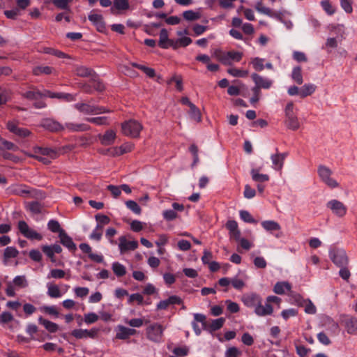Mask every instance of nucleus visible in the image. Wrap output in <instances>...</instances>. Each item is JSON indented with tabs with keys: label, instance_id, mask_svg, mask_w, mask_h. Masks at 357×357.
I'll list each match as a JSON object with an SVG mask.
<instances>
[{
	"label": "nucleus",
	"instance_id": "f257e3e1",
	"mask_svg": "<svg viewBox=\"0 0 357 357\" xmlns=\"http://www.w3.org/2000/svg\"><path fill=\"white\" fill-rule=\"evenodd\" d=\"M9 192L11 195L20 196L24 198L42 197L40 191L24 184L12 185L9 188Z\"/></svg>",
	"mask_w": 357,
	"mask_h": 357
},
{
	"label": "nucleus",
	"instance_id": "f03ea898",
	"mask_svg": "<svg viewBox=\"0 0 357 357\" xmlns=\"http://www.w3.org/2000/svg\"><path fill=\"white\" fill-rule=\"evenodd\" d=\"M243 302L245 305L248 307H255V312L259 316H264L268 314V306L267 302L265 303V305H261V298L256 294H248L243 297Z\"/></svg>",
	"mask_w": 357,
	"mask_h": 357
},
{
	"label": "nucleus",
	"instance_id": "7ed1b4c3",
	"mask_svg": "<svg viewBox=\"0 0 357 357\" xmlns=\"http://www.w3.org/2000/svg\"><path fill=\"white\" fill-rule=\"evenodd\" d=\"M74 107L80 113L86 115H96L109 113L111 111L104 107L91 105L89 102H79L74 105Z\"/></svg>",
	"mask_w": 357,
	"mask_h": 357
},
{
	"label": "nucleus",
	"instance_id": "20e7f679",
	"mask_svg": "<svg viewBox=\"0 0 357 357\" xmlns=\"http://www.w3.org/2000/svg\"><path fill=\"white\" fill-rule=\"evenodd\" d=\"M285 125L292 130H296L300 128V123L296 114L294 112V105L293 102H289L285 107Z\"/></svg>",
	"mask_w": 357,
	"mask_h": 357
},
{
	"label": "nucleus",
	"instance_id": "39448f33",
	"mask_svg": "<svg viewBox=\"0 0 357 357\" xmlns=\"http://www.w3.org/2000/svg\"><path fill=\"white\" fill-rule=\"evenodd\" d=\"M142 128V125L136 120H129L121 124L123 134L132 138L138 137Z\"/></svg>",
	"mask_w": 357,
	"mask_h": 357
},
{
	"label": "nucleus",
	"instance_id": "423d86ee",
	"mask_svg": "<svg viewBox=\"0 0 357 357\" xmlns=\"http://www.w3.org/2000/svg\"><path fill=\"white\" fill-rule=\"evenodd\" d=\"M165 328L159 323H153L146 328L147 339L154 342H160L162 340Z\"/></svg>",
	"mask_w": 357,
	"mask_h": 357
},
{
	"label": "nucleus",
	"instance_id": "0eeeda50",
	"mask_svg": "<svg viewBox=\"0 0 357 357\" xmlns=\"http://www.w3.org/2000/svg\"><path fill=\"white\" fill-rule=\"evenodd\" d=\"M329 256L331 261L338 267L347 266L349 264V258L342 249L337 248L331 249Z\"/></svg>",
	"mask_w": 357,
	"mask_h": 357
},
{
	"label": "nucleus",
	"instance_id": "6e6552de",
	"mask_svg": "<svg viewBox=\"0 0 357 357\" xmlns=\"http://www.w3.org/2000/svg\"><path fill=\"white\" fill-rule=\"evenodd\" d=\"M18 229L24 237L29 239L37 241H41L43 239V236L36 231L31 229L28 224L24 220L19 221Z\"/></svg>",
	"mask_w": 357,
	"mask_h": 357
},
{
	"label": "nucleus",
	"instance_id": "1a4fd4ad",
	"mask_svg": "<svg viewBox=\"0 0 357 357\" xmlns=\"http://www.w3.org/2000/svg\"><path fill=\"white\" fill-rule=\"evenodd\" d=\"M252 179L257 183V188L259 193H263L268 181V175L261 174L260 169H252L250 172Z\"/></svg>",
	"mask_w": 357,
	"mask_h": 357
},
{
	"label": "nucleus",
	"instance_id": "9d476101",
	"mask_svg": "<svg viewBox=\"0 0 357 357\" xmlns=\"http://www.w3.org/2000/svg\"><path fill=\"white\" fill-rule=\"evenodd\" d=\"M318 173L322 181L330 188H334L338 186L337 182L331 178L332 172L330 169L324 166H320L318 169Z\"/></svg>",
	"mask_w": 357,
	"mask_h": 357
},
{
	"label": "nucleus",
	"instance_id": "9b49d317",
	"mask_svg": "<svg viewBox=\"0 0 357 357\" xmlns=\"http://www.w3.org/2000/svg\"><path fill=\"white\" fill-rule=\"evenodd\" d=\"M326 206L335 215L340 218L344 217L347 213V208L346 206L337 199L331 200Z\"/></svg>",
	"mask_w": 357,
	"mask_h": 357
},
{
	"label": "nucleus",
	"instance_id": "f8f14e48",
	"mask_svg": "<svg viewBox=\"0 0 357 357\" xmlns=\"http://www.w3.org/2000/svg\"><path fill=\"white\" fill-rule=\"evenodd\" d=\"M342 324L349 334H357V319L349 315L342 316Z\"/></svg>",
	"mask_w": 357,
	"mask_h": 357
},
{
	"label": "nucleus",
	"instance_id": "ddd939ff",
	"mask_svg": "<svg viewBox=\"0 0 357 357\" xmlns=\"http://www.w3.org/2000/svg\"><path fill=\"white\" fill-rule=\"evenodd\" d=\"M88 18L96 26L98 31L102 33L105 31V22L102 15L96 13L95 10H92L89 15Z\"/></svg>",
	"mask_w": 357,
	"mask_h": 357
},
{
	"label": "nucleus",
	"instance_id": "4468645a",
	"mask_svg": "<svg viewBox=\"0 0 357 357\" xmlns=\"http://www.w3.org/2000/svg\"><path fill=\"white\" fill-rule=\"evenodd\" d=\"M6 127L10 132L20 137H27L31 134V132L29 130L19 127L17 123L15 121H8Z\"/></svg>",
	"mask_w": 357,
	"mask_h": 357
},
{
	"label": "nucleus",
	"instance_id": "2eb2a0df",
	"mask_svg": "<svg viewBox=\"0 0 357 357\" xmlns=\"http://www.w3.org/2000/svg\"><path fill=\"white\" fill-rule=\"evenodd\" d=\"M64 130L70 132H81L90 130L91 126L84 123L68 122L64 124Z\"/></svg>",
	"mask_w": 357,
	"mask_h": 357
},
{
	"label": "nucleus",
	"instance_id": "dca6fc26",
	"mask_svg": "<svg viewBox=\"0 0 357 357\" xmlns=\"http://www.w3.org/2000/svg\"><path fill=\"white\" fill-rule=\"evenodd\" d=\"M116 331V339L123 340L128 339L130 336L137 333V331L135 329L127 328L121 325L117 326Z\"/></svg>",
	"mask_w": 357,
	"mask_h": 357
},
{
	"label": "nucleus",
	"instance_id": "f3484780",
	"mask_svg": "<svg viewBox=\"0 0 357 357\" xmlns=\"http://www.w3.org/2000/svg\"><path fill=\"white\" fill-rule=\"evenodd\" d=\"M119 248L121 253H124L129 250H135L138 247V242L136 241H128L126 236L119 237Z\"/></svg>",
	"mask_w": 357,
	"mask_h": 357
},
{
	"label": "nucleus",
	"instance_id": "a211bd4d",
	"mask_svg": "<svg viewBox=\"0 0 357 357\" xmlns=\"http://www.w3.org/2000/svg\"><path fill=\"white\" fill-rule=\"evenodd\" d=\"M41 126L45 129L51 132H59L64 130V125H62L59 122L52 119H44Z\"/></svg>",
	"mask_w": 357,
	"mask_h": 357
},
{
	"label": "nucleus",
	"instance_id": "6ab92c4d",
	"mask_svg": "<svg viewBox=\"0 0 357 357\" xmlns=\"http://www.w3.org/2000/svg\"><path fill=\"white\" fill-rule=\"evenodd\" d=\"M116 137V132L113 130H107L103 135L99 134L98 138L102 145L109 146L114 143Z\"/></svg>",
	"mask_w": 357,
	"mask_h": 357
},
{
	"label": "nucleus",
	"instance_id": "aec40b11",
	"mask_svg": "<svg viewBox=\"0 0 357 357\" xmlns=\"http://www.w3.org/2000/svg\"><path fill=\"white\" fill-rule=\"evenodd\" d=\"M134 148V144L130 142L124 143L120 146H115L108 150L112 156H119L124 153L131 152Z\"/></svg>",
	"mask_w": 357,
	"mask_h": 357
},
{
	"label": "nucleus",
	"instance_id": "412c9836",
	"mask_svg": "<svg viewBox=\"0 0 357 357\" xmlns=\"http://www.w3.org/2000/svg\"><path fill=\"white\" fill-rule=\"evenodd\" d=\"M225 226L226 228L229 230L230 238H234L236 241L239 240L241 236V231L238 229L237 222L235 220H228Z\"/></svg>",
	"mask_w": 357,
	"mask_h": 357
},
{
	"label": "nucleus",
	"instance_id": "4be33fe9",
	"mask_svg": "<svg viewBox=\"0 0 357 357\" xmlns=\"http://www.w3.org/2000/svg\"><path fill=\"white\" fill-rule=\"evenodd\" d=\"M33 153H31V155H47L51 159H55L57 157L56 151L47 147L35 146L33 149Z\"/></svg>",
	"mask_w": 357,
	"mask_h": 357
},
{
	"label": "nucleus",
	"instance_id": "5701e85b",
	"mask_svg": "<svg viewBox=\"0 0 357 357\" xmlns=\"http://www.w3.org/2000/svg\"><path fill=\"white\" fill-rule=\"evenodd\" d=\"M91 87H93L97 91H102L105 89L104 84L99 80L96 79V74L91 77V84L84 85L82 88L84 92L91 93L92 91Z\"/></svg>",
	"mask_w": 357,
	"mask_h": 357
},
{
	"label": "nucleus",
	"instance_id": "b1692460",
	"mask_svg": "<svg viewBox=\"0 0 357 357\" xmlns=\"http://www.w3.org/2000/svg\"><path fill=\"white\" fill-rule=\"evenodd\" d=\"M45 91H40L36 89H33V90L27 91L23 92L22 93V97L26 98L30 100H36L43 97H48L47 95L45 94Z\"/></svg>",
	"mask_w": 357,
	"mask_h": 357
},
{
	"label": "nucleus",
	"instance_id": "393cba45",
	"mask_svg": "<svg viewBox=\"0 0 357 357\" xmlns=\"http://www.w3.org/2000/svg\"><path fill=\"white\" fill-rule=\"evenodd\" d=\"M287 155V153H275L273 155L271 156L272 167L278 171L281 170L284 164V160Z\"/></svg>",
	"mask_w": 357,
	"mask_h": 357
},
{
	"label": "nucleus",
	"instance_id": "a878e982",
	"mask_svg": "<svg viewBox=\"0 0 357 357\" xmlns=\"http://www.w3.org/2000/svg\"><path fill=\"white\" fill-rule=\"evenodd\" d=\"M61 243L70 250H76V245L73 243V239L64 231H61L59 234Z\"/></svg>",
	"mask_w": 357,
	"mask_h": 357
},
{
	"label": "nucleus",
	"instance_id": "bb28decb",
	"mask_svg": "<svg viewBox=\"0 0 357 357\" xmlns=\"http://www.w3.org/2000/svg\"><path fill=\"white\" fill-rule=\"evenodd\" d=\"M45 94L51 98H58L67 102H72L76 100L75 96L67 93H54L50 91H45Z\"/></svg>",
	"mask_w": 357,
	"mask_h": 357
},
{
	"label": "nucleus",
	"instance_id": "cd10ccee",
	"mask_svg": "<svg viewBox=\"0 0 357 357\" xmlns=\"http://www.w3.org/2000/svg\"><path fill=\"white\" fill-rule=\"evenodd\" d=\"M38 322L50 333H55L59 330V326L56 323L45 319L42 317L38 318Z\"/></svg>",
	"mask_w": 357,
	"mask_h": 357
},
{
	"label": "nucleus",
	"instance_id": "c85d7f7f",
	"mask_svg": "<svg viewBox=\"0 0 357 357\" xmlns=\"http://www.w3.org/2000/svg\"><path fill=\"white\" fill-rule=\"evenodd\" d=\"M75 73L77 76L82 77H91L95 75V72L92 69L83 66H76Z\"/></svg>",
	"mask_w": 357,
	"mask_h": 357
},
{
	"label": "nucleus",
	"instance_id": "c756f323",
	"mask_svg": "<svg viewBox=\"0 0 357 357\" xmlns=\"http://www.w3.org/2000/svg\"><path fill=\"white\" fill-rule=\"evenodd\" d=\"M19 150V147L14 143L8 141L0 136V152L6 151H17Z\"/></svg>",
	"mask_w": 357,
	"mask_h": 357
},
{
	"label": "nucleus",
	"instance_id": "7c9ffc66",
	"mask_svg": "<svg viewBox=\"0 0 357 357\" xmlns=\"http://www.w3.org/2000/svg\"><path fill=\"white\" fill-rule=\"evenodd\" d=\"M291 77L292 80L298 85L303 83L302 68L299 66H295L292 69Z\"/></svg>",
	"mask_w": 357,
	"mask_h": 357
},
{
	"label": "nucleus",
	"instance_id": "2f4dec72",
	"mask_svg": "<svg viewBox=\"0 0 357 357\" xmlns=\"http://www.w3.org/2000/svg\"><path fill=\"white\" fill-rule=\"evenodd\" d=\"M47 294L50 298H59L62 296V294L58 285L52 282H48L47 284Z\"/></svg>",
	"mask_w": 357,
	"mask_h": 357
},
{
	"label": "nucleus",
	"instance_id": "473e14b6",
	"mask_svg": "<svg viewBox=\"0 0 357 357\" xmlns=\"http://www.w3.org/2000/svg\"><path fill=\"white\" fill-rule=\"evenodd\" d=\"M130 8L128 0H114V6L111 8V13L116 14L115 9L118 10H127Z\"/></svg>",
	"mask_w": 357,
	"mask_h": 357
},
{
	"label": "nucleus",
	"instance_id": "72a5a7b5",
	"mask_svg": "<svg viewBox=\"0 0 357 357\" xmlns=\"http://www.w3.org/2000/svg\"><path fill=\"white\" fill-rule=\"evenodd\" d=\"M291 284L287 282H278L274 286L273 291L277 294H284L287 291H290Z\"/></svg>",
	"mask_w": 357,
	"mask_h": 357
},
{
	"label": "nucleus",
	"instance_id": "f704fd0d",
	"mask_svg": "<svg viewBox=\"0 0 357 357\" xmlns=\"http://www.w3.org/2000/svg\"><path fill=\"white\" fill-rule=\"evenodd\" d=\"M171 39L168 37V31L165 29H162L160 30L159 35V41L158 45L161 48L167 49L168 44L169 43Z\"/></svg>",
	"mask_w": 357,
	"mask_h": 357
},
{
	"label": "nucleus",
	"instance_id": "c9c22d12",
	"mask_svg": "<svg viewBox=\"0 0 357 357\" xmlns=\"http://www.w3.org/2000/svg\"><path fill=\"white\" fill-rule=\"evenodd\" d=\"M317 86L313 84H305L300 88V98H305L311 96L316 90Z\"/></svg>",
	"mask_w": 357,
	"mask_h": 357
},
{
	"label": "nucleus",
	"instance_id": "e433bc0d",
	"mask_svg": "<svg viewBox=\"0 0 357 357\" xmlns=\"http://www.w3.org/2000/svg\"><path fill=\"white\" fill-rule=\"evenodd\" d=\"M54 68L47 66H39L33 68V74L36 76L45 75H50L53 73Z\"/></svg>",
	"mask_w": 357,
	"mask_h": 357
},
{
	"label": "nucleus",
	"instance_id": "4c0bfd02",
	"mask_svg": "<svg viewBox=\"0 0 357 357\" xmlns=\"http://www.w3.org/2000/svg\"><path fill=\"white\" fill-rule=\"evenodd\" d=\"M18 254H19V252L16 249V248L13 247V246L7 247L4 250V252H3V261H4V263L6 264L7 262L8 259H9L10 258H15V257H17Z\"/></svg>",
	"mask_w": 357,
	"mask_h": 357
},
{
	"label": "nucleus",
	"instance_id": "58836bf2",
	"mask_svg": "<svg viewBox=\"0 0 357 357\" xmlns=\"http://www.w3.org/2000/svg\"><path fill=\"white\" fill-rule=\"evenodd\" d=\"M87 122L93 123L96 126H108L109 123L107 116L88 117L85 119Z\"/></svg>",
	"mask_w": 357,
	"mask_h": 357
},
{
	"label": "nucleus",
	"instance_id": "ea45409f",
	"mask_svg": "<svg viewBox=\"0 0 357 357\" xmlns=\"http://www.w3.org/2000/svg\"><path fill=\"white\" fill-rule=\"evenodd\" d=\"M289 296L290 297L292 304H296L300 307H303L305 305V300L299 294L294 291H289Z\"/></svg>",
	"mask_w": 357,
	"mask_h": 357
},
{
	"label": "nucleus",
	"instance_id": "a19ab883",
	"mask_svg": "<svg viewBox=\"0 0 357 357\" xmlns=\"http://www.w3.org/2000/svg\"><path fill=\"white\" fill-rule=\"evenodd\" d=\"M112 269L117 277H122L126 274V267L119 262H114L112 264Z\"/></svg>",
	"mask_w": 357,
	"mask_h": 357
},
{
	"label": "nucleus",
	"instance_id": "79ce46f5",
	"mask_svg": "<svg viewBox=\"0 0 357 357\" xmlns=\"http://www.w3.org/2000/svg\"><path fill=\"white\" fill-rule=\"evenodd\" d=\"M131 66L143 71L149 77L153 78L155 75V72L153 68L137 63H131Z\"/></svg>",
	"mask_w": 357,
	"mask_h": 357
},
{
	"label": "nucleus",
	"instance_id": "37998d69",
	"mask_svg": "<svg viewBox=\"0 0 357 357\" xmlns=\"http://www.w3.org/2000/svg\"><path fill=\"white\" fill-rule=\"evenodd\" d=\"M227 61H229V65L232 64V61L238 62L241 60L243 57V54L239 52L235 51H229L226 53Z\"/></svg>",
	"mask_w": 357,
	"mask_h": 357
},
{
	"label": "nucleus",
	"instance_id": "c03bdc74",
	"mask_svg": "<svg viewBox=\"0 0 357 357\" xmlns=\"http://www.w3.org/2000/svg\"><path fill=\"white\" fill-rule=\"evenodd\" d=\"M226 53L227 52H225L220 49H217L213 52V56L215 57L218 61L221 62L222 64L225 66H229V61H227Z\"/></svg>",
	"mask_w": 357,
	"mask_h": 357
},
{
	"label": "nucleus",
	"instance_id": "a18cd8bd",
	"mask_svg": "<svg viewBox=\"0 0 357 357\" xmlns=\"http://www.w3.org/2000/svg\"><path fill=\"white\" fill-rule=\"evenodd\" d=\"M189 114L190 117L197 122H200L202 121V115L200 113V110L198 107H196L195 105H190Z\"/></svg>",
	"mask_w": 357,
	"mask_h": 357
},
{
	"label": "nucleus",
	"instance_id": "49530a36",
	"mask_svg": "<svg viewBox=\"0 0 357 357\" xmlns=\"http://www.w3.org/2000/svg\"><path fill=\"white\" fill-rule=\"evenodd\" d=\"M66 273L63 270L54 268V269L50 270L47 278L48 279H50V278L61 279V278H64L66 277Z\"/></svg>",
	"mask_w": 357,
	"mask_h": 357
},
{
	"label": "nucleus",
	"instance_id": "de8ad7c7",
	"mask_svg": "<svg viewBox=\"0 0 357 357\" xmlns=\"http://www.w3.org/2000/svg\"><path fill=\"white\" fill-rule=\"evenodd\" d=\"M252 78L255 83V86H258L259 88L267 89L268 88V82L264 80L261 76L256 73H253L252 75Z\"/></svg>",
	"mask_w": 357,
	"mask_h": 357
},
{
	"label": "nucleus",
	"instance_id": "09e8293b",
	"mask_svg": "<svg viewBox=\"0 0 357 357\" xmlns=\"http://www.w3.org/2000/svg\"><path fill=\"white\" fill-rule=\"evenodd\" d=\"M13 283L19 288H25L28 286V282L25 275H17L13 280Z\"/></svg>",
	"mask_w": 357,
	"mask_h": 357
},
{
	"label": "nucleus",
	"instance_id": "8fccbe9b",
	"mask_svg": "<svg viewBox=\"0 0 357 357\" xmlns=\"http://www.w3.org/2000/svg\"><path fill=\"white\" fill-rule=\"evenodd\" d=\"M225 318L220 317L216 319H213L209 324V328L212 331H215L221 328L225 323Z\"/></svg>",
	"mask_w": 357,
	"mask_h": 357
},
{
	"label": "nucleus",
	"instance_id": "3c124183",
	"mask_svg": "<svg viewBox=\"0 0 357 357\" xmlns=\"http://www.w3.org/2000/svg\"><path fill=\"white\" fill-rule=\"evenodd\" d=\"M183 16V18L188 21H195L200 18L199 13L192 10L184 11Z\"/></svg>",
	"mask_w": 357,
	"mask_h": 357
},
{
	"label": "nucleus",
	"instance_id": "603ef678",
	"mask_svg": "<svg viewBox=\"0 0 357 357\" xmlns=\"http://www.w3.org/2000/svg\"><path fill=\"white\" fill-rule=\"evenodd\" d=\"M264 59L256 57L252 59L251 64L255 70L261 71L264 69Z\"/></svg>",
	"mask_w": 357,
	"mask_h": 357
},
{
	"label": "nucleus",
	"instance_id": "864d4df0",
	"mask_svg": "<svg viewBox=\"0 0 357 357\" xmlns=\"http://www.w3.org/2000/svg\"><path fill=\"white\" fill-rule=\"evenodd\" d=\"M102 229L103 226L98 224L93 232L91 234L90 238L98 241H100L102 235Z\"/></svg>",
	"mask_w": 357,
	"mask_h": 357
},
{
	"label": "nucleus",
	"instance_id": "5fc2aeb1",
	"mask_svg": "<svg viewBox=\"0 0 357 357\" xmlns=\"http://www.w3.org/2000/svg\"><path fill=\"white\" fill-rule=\"evenodd\" d=\"M227 73L234 77H245L248 75V70H243L235 68L227 69Z\"/></svg>",
	"mask_w": 357,
	"mask_h": 357
},
{
	"label": "nucleus",
	"instance_id": "6e6d98bb",
	"mask_svg": "<svg viewBox=\"0 0 357 357\" xmlns=\"http://www.w3.org/2000/svg\"><path fill=\"white\" fill-rule=\"evenodd\" d=\"M126 205L130 211L137 215H139L142 212L141 208L135 201L128 200L126 202Z\"/></svg>",
	"mask_w": 357,
	"mask_h": 357
},
{
	"label": "nucleus",
	"instance_id": "4d7b16f0",
	"mask_svg": "<svg viewBox=\"0 0 357 357\" xmlns=\"http://www.w3.org/2000/svg\"><path fill=\"white\" fill-rule=\"evenodd\" d=\"M52 3L58 8L66 10L73 0H51Z\"/></svg>",
	"mask_w": 357,
	"mask_h": 357
},
{
	"label": "nucleus",
	"instance_id": "13d9d810",
	"mask_svg": "<svg viewBox=\"0 0 357 357\" xmlns=\"http://www.w3.org/2000/svg\"><path fill=\"white\" fill-rule=\"evenodd\" d=\"M47 227L51 231L54 232V233L58 232L59 234H60L61 231H64L63 229H62L61 228V226H60V224L59 223V222L56 220H51L48 222Z\"/></svg>",
	"mask_w": 357,
	"mask_h": 357
},
{
	"label": "nucleus",
	"instance_id": "bf43d9fd",
	"mask_svg": "<svg viewBox=\"0 0 357 357\" xmlns=\"http://www.w3.org/2000/svg\"><path fill=\"white\" fill-rule=\"evenodd\" d=\"M321 4L323 9L329 15H332L335 13V9L333 8L329 0L322 1Z\"/></svg>",
	"mask_w": 357,
	"mask_h": 357
},
{
	"label": "nucleus",
	"instance_id": "052dcab7",
	"mask_svg": "<svg viewBox=\"0 0 357 357\" xmlns=\"http://www.w3.org/2000/svg\"><path fill=\"white\" fill-rule=\"evenodd\" d=\"M303 307H305V312L307 314H314L317 312L315 305L310 299L305 300V305Z\"/></svg>",
	"mask_w": 357,
	"mask_h": 357
},
{
	"label": "nucleus",
	"instance_id": "680f3d73",
	"mask_svg": "<svg viewBox=\"0 0 357 357\" xmlns=\"http://www.w3.org/2000/svg\"><path fill=\"white\" fill-rule=\"evenodd\" d=\"M27 208L34 214H39L41 213V205L38 202H32L28 204Z\"/></svg>",
	"mask_w": 357,
	"mask_h": 357
},
{
	"label": "nucleus",
	"instance_id": "e2e57ef3",
	"mask_svg": "<svg viewBox=\"0 0 357 357\" xmlns=\"http://www.w3.org/2000/svg\"><path fill=\"white\" fill-rule=\"evenodd\" d=\"M173 82L176 83L177 90L179 91H182L183 89L182 77L181 76L175 75L167 82V84H170Z\"/></svg>",
	"mask_w": 357,
	"mask_h": 357
},
{
	"label": "nucleus",
	"instance_id": "0e129e2a",
	"mask_svg": "<svg viewBox=\"0 0 357 357\" xmlns=\"http://www.w3.org/2000/svg\"><path fill=\"white\" fill-rule=\"evenodd\" d=\"M172 352L177 356H186L189 353V348L187 346L175 347Z\"/></svg>",
	"mask_w": 357,
	"mask_h": 357
},
{
	"label": "nucleus",
	"instance_id": "69168bd1",
	"mask_svg": "<svg viewBox=\"0 0 357 357\" xmlns=\"http://www.w3.org/2000/svg\"><path fill=\"white\" fill-rule=\"evenodd\" d=\"M240 217L245 222L249 223H256L257 221L252 218L251 214L247 211H240Z\"/></svg>",
	"mask_w": 357,
	"mask_h": 357
},
{
	"label": "nucleus",
	"instance_id": "338daca9",
	"mask_svg": "<svg viewBox=\"0 0 357 357\" xmlns=\"http://www.w3.org/2000/svg\"><path fill=\"white\" fill-rule=\"evenodd\" d=\"M98 316L94 312H90L84 314V322L91 324L98 320Z\"/></svg>",
	"mask_w": 357,
	"mask_h": 357
},
{
	"label": "nucleus",
	"instance_id": "774afa93",
	"mask_svg": "<svg viewBox=\"0 0 357 357\" xmlns=\"http://www.w3.org/2000/svg\"><path fill=\"white\" fill-rule=\"evenodd\" d=\"M241 352L235 347L229 348L225 352V357H238Z\"/></svg>",
	"mask_w": 357,
	"mask_h": 357
}]
</instances>
